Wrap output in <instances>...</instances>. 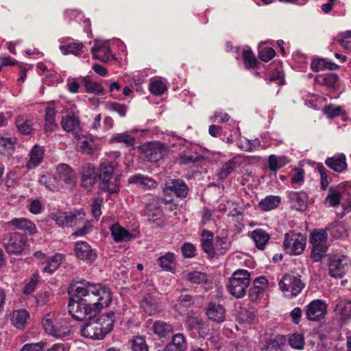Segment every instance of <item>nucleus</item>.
I'll return each mask as SVG.
<instances>
[{"label": "nucleus", "mask_w": 351, "mask_h": 351, "mask_svg": "<svg viewBox=\"0 0 351 351\" xmlns=\"http://www.w3.org/2000/svg\"><path fill=\"white\" fill-rule=\"evenodd\" d=\"M72 291L68 304L69 313L78 321L89 317L81 329L82 336L95 340L103 339L113 329L114 313L95 315L111 303L110 289L101 284L82 281L76 283Z\"/></svg>", "instance_id": "f257e3e1"}, {"label": "nucleus", "mask_w": 351, "mask_h": 351, "mask_svg": "<svg viewBox=\"0 0 351 351\" xmlns=\"http://www.w3.org/2000/svg\"><path fill=\"white\" fill-rule=\"evenodd\" d=\"M250 273L245 269H237L233 272L227 285L229 293L236 298H242L250 284Z\"/></svg>", "instance_id": "f03ea898"}, {"label": "nucleus", "mask_w": 351, "mask_h": 351, "mask_svg": "<svg viewBox=\"0 0 351 351\" xmlns=\"http://www.w3.org/2000/svg\"><path fill=\"white\" fill-rule=\"evenodd\" d=\"M46 332L56 337L63 338L71 333V326L64 319H53V315L48 314L42 322Z\"/></svg>", "instance_id": "7ed1b4c3"}, {"label": "nucleus", "mask_w": 351, "mask_h": 351, "mask_svg": "<svg viewBox=\"0 0 351 351\" xmlns=\"http://www.w3.org/2000/svg\"><path fill=\"white\" fill-rule=\"evenodd\" d=\"M306 243V237L300 233L289 232L285 234L283 247L285 252L290 255L302 254Z\"/></svg>", "instance_id": "20e7f679"}, {"label": "nucleus", "mask_w": 351, "mask_h": 351, "mask_svg": "<svg viewBox=\"0 0 351 351\" xmlns=\"http://www.w3.org/2000/svg\"><path fill=\"white\" fill-rule=\"evenodd\" d=\"M305 284L300 276L286 274L279 282L280 289L287 296L293 298L297 296L304 288Z\"/></svg>", "instance_id": "39448f33"}, {"label": "nucleus", "mask_w": 351, "mask_h": 351, "mask_svg": "<svg viewBox=\"0 0 351 351\" xmlns=\"http://www.w3.org/2000/svg\"><path fill=\"white\" fill-rule=\"evenodd\" d=\"M351 261L344 255H333L329 258V274L334 278H342L348 269Z\"/></svg>", "instance_id": "423d86ee"}, {"label": "nucleus", "mask_w": 351, "mask_h": 351, "mask_svg": "<svg viewBox=\"0 0 351 351\" xmlns=\"http://www.w3.org/2000/svg\"><path fill=\"white\" fill-rule=\"evenodd\" d=\"M27 240L25 234L13 232L8 234L5 242L6 252L9 254H20L25 250Z\"/></svg>", "instance_id": "0eeeda50"}, {"label": "nucleus", "mask_w": 351, "mask_h": 351, "mask_svg": "<svg viewBox=\"0 0 351 351\" xmlns=\"http://www.w3.org/2000/svg\"><path fill=\"white\" fill-rule=\"evenodd\" d=\"M57 185L59 186H71L75 184L76 173L73 169L66 164H60L56 167L54 173Z\"/></svg>", "instance_id": "6e6552de"}, {"label": "nucleus", "mask_w": 351, "mask_h": 351, "mask_svg": "<svg viewBox=\"0 0 351 351\" xmlns=\"http://www.w3.org/2000/svg\"><path fill=\"white\" fill-rule=\"evenodd\" d=\"M84 212L80 210L74 212H64L54 214L53 219L59 226H75L84 221Z\"/></svg>", "instance_id": "1a4fd4ad"}, {"label": "nucleus", "mask_w": 351, "mask_h": 351, "mask_svg": "<svg viewBox=\"0 0 351 351\" xmlns=\"http://www.w3.org/2000/svg\"><path fill=\"white\" fill-rule=\"evenodd\" d=\"M327 304L322 300H314L306 306L305 315L308 320L319 322L327 313Z\"/></svg>", "instance_id": "9d476101"}, {"label": "nucleus", "mask_w": 351, "mask_h": 351, "mask_svg": "<svg viewBox=\"0 0 351 351\" xmlns=\"http://www.w3.org/2000/svg\"><path fill=\"white\" fill-rule=\"evenodd\" d=\"M141 153L144 155L145 158L150 162H157L164 155L165 148L161 143L149 142L144 143L140 147Z\"/></svg>", "instance_id": "9b49d317"}, {"label": "nucleus", "mask_w": 351, "mask_h": 351, "mask_svg": "<svg viewBox=\"0 0 351 351\" xmlns=\"http://www.w3.org/2000/svg\"><path fill=\"white\" fill-rule=\"evenodd\" d=\"M74 252L78 259L88 263H93L97 257V254L95 250L86 241L75 242L74 245Z\"/></svg>", "instance_id": "f8f14e48"}, {"label": "nucleus", "mask_w": 351, "mask_h": 351, "mask_svg": "<svg viewBox=\"0 0 351 351\" xmlns=\"http://www.w3.org/2000/svg\"><path fill=\"white\" fill-rule=\"evenodd\" d=\"M163 191L173 193L177 197L183 199L186 197L189 189L183 180L169 179L165 182Z\"/></svg>", "instance_id": "ddd939ff"}, {"label": "nucleus", "mask_w": 351, "mask_h": 351, "mask_svg": "<svg viewBox=\"0 0 351 351\" xmlns=\"http://www.w3.org/2000/svg\"><path fill=\"white\" fill-rule=\"evenodd\" d=\"M268 284L269 282L265 276H261L256 278L248 292V298L250 302H257L260 295L267 289Z\"/></svg>", "instance_id": "4468645a"}, {"label": "nucleus", "mask_w": 351, "mask_h": 351, "mask_svg": "<svg viewBox=\"0 0 351 351\" xmlns=\"http://www.w3.org/2000/svg\"><path fill=\"white\" fill-rule=\"evenodd\" d=\"M291 207L298 211H304L307 208L308 196L304 191H290L287 194Z\"/></svg>", "instance_id": "2eb2a0df"}, {"label": "nucleus", "mask_w": 351, "mask_h": 351, "mask_svg": "<svg viewBox=\"0 0 351 351\" xmlns=\"http://www.w3.org/2000/svg\"><path fill=\"white\" fill-rule=\"evenodd\" d=\"M96 182L95 168L93 164L84 165L82 169V186L90 190Z\"/></svg>", "instance_id": "dca6fc26"}, {"label": "nucleus", "mask_w": 351, "mask_h": 351, "mask_svg": "<svg viewBox=\"0 0 351 351\" xmlns=\"http://www.w3.org/2000/svg\"><path fill=\"white\" fill-rule=\"evenodd\" d=\"M208 319L217 323H221L226 319V310L223 305L210 302L206 311Z\"/></svg>", "instance_id": "f3484780"}, {"label": "nucleus", "mask_w": 351, "mask_h": 351, "mask_svg": "<svg viewBox=\"0 0 351 351\" xmlns=\"http://www.w3.org/2000/svg\"><path fill=\"white\" fill-rule=\"evenodd\" d=\"M45 112L44 131L47 135H49L53 132L56 131L58 127L56 121L57 111L54 108L47 106Z\"/></svg>", "instance_id": "a211bd4d"}, {"label": "nucleus", "mask_w": 351, "mask_h": 351, "mask_svg": "<svg viewBox=\"0 0 351 351\" xmlns=\"http://www.w3.org/2000/svg\"><path fill=\"white\" fill-rule=\"evenodd\" d=\"M61 126L64 131L73 134H77L81 130L80 120L75 115L62 117Z\"/></svg>", "instance_id": "6ab92c4d"}, {"label": "nucleus", "mask_w": 351, "mask_h": 351, "mask_svg": "<svg viewBox=\"0 0 351 351\" xmlns=\"http://www.w3.org/2000/svg\"><path fill=\"white\" fill-rule=\"evenodd\" d=\"M310 241L313 247H316V250L328 249V235L324 230L313 232L311 234Z\"/></svg>", "instance_id": "aec40b11"}, {"label": "nucleus", "mask_w": 351, "mask_h": 351, "mask_svg": "<svg viewBox=\"0 0 351 351\" xmlns=\"http://www.w3.org/2000/svg\"><path fill=\"white\" fill-rule=\"evenodd\" d=\"M325 164L337 173L343 172L347 168L346 158L344 154L335 155L325 160Z\"/></svg>", "instance_id": "412c9836"}, {"label": "nucleus", "mask_w": 351, "mask_h": 351, "mask_svg": "<svg viewBox=\"0 0 351 351\" xmlns=\"http://www.w3.org/2000/svg\"><path fill=\"white\" fill-rule=\"evenodd\" d=\"M29 314L25 309L14 311L10 315L11 324L18 329H23L27 324Z\"/></svg>", "instance_id": "4be33fe9"}, {"label": "nucleus", "mask_w": 351, "mask_h": 351, "mask_svg": "<svg viewBox=\"0 0 351 351\" xmlns=\"http://www.w3.org/2000/svg\"><path fill=\"white\" fill-rule=\"evenodd\" d=\"M240 163L237 157H233L229 160L222 164L220 169L217 173L219 180H225L230 173L234 172L236 169L239 167Z\"/></svg>", "instance_id": "5701e85b"}, {"label": "nucleus", "mask_w": 351, "mask_h": 351, "mask_svg": "<svg viewBox=\"0 0 351 351\" xmlns=\"http://www.w3.org/2000/svg\"><path fill=\"white\" fill-rule=\"evenodd\" d=\"M130 184H135L144 189H152L157 186V182L152 178L142 174H136L129 178Z\"/></svg>", "instance_id": "b1692460"}, {"label": "nucleus", "mask_w": 351, "mask_h": 351, "mask_svg": "<svg viewBox=\"0 0 351 351\" xmlns=\"http://www.w3.org/2000/svg\"><path fill=\"white\" fill-rule=\"evenodd\" d=\"M111 235L117 243L129 241L133 238V235L119 224L115 223L110 227Z\"/></svg>", "instance_id": "393cba45"}, {"label": "nucleus", "mask_w": 351, "mask_h": 351, "mask_svg": "<svg viewBox=\"0 0 351 351\" xmlns=\"http://www.w3.org/2000/svg\"><path fill=\"white\" fill-rule=\"evenodd\" d=\"M141 308L148 315H154L161 311L158 303L150 295L145 296L141 302Z\"/></svg>", "instance_id": "a878e982"}, {"label": "nucleus", "mask_w": 351, "mask_h": 351, "mask_svg": "<svg viewBox=\"0 0 351 351\" xmlns=\"http://www.w3.org/2000/svg\"><path fill=\"white\" fill-rule=\"evenodd\" d=\"M335 311L341 315V319L351 318V300L345 298H338L336 300Z\"/></svg>", "instance_id": "bb28decb"}, {"label": "nucleus", "mask_w": 351, "mask_h": 351, "mask_svg": "<svg viewBox=\"0 0 351 351\" xmlns=\"http://www.w3.org/2000/svg\"><path fill=\"white\" fill-rule=\"evenodd\" d=\"M44 152L45 150L43 147L34 145L30 151L29 160L26 167L29 169L37 167L43 159Z\"/></svg>", "instance_id": "cd10ccee"}, {"label": "nucleus", "mask_w": 351, "mask_h": 351, "mask_svg": "<svg viewBox=\"0 0 351 351\" xmlns=\"http://www.w3.org/2000/svg\"><path fill=\"white\" fill-rule=\"evenodd\" d=\"M10 224L14 226L18 229L28 232L29 234H34L37 232L35 224L26 218H14L10 222Z\"/></svg>", "instance_id": "c85d7f7f"}, {"label": "nucleus", "mask_w": 351, "mask_h": 351, "mask_svg": "<svg viewBox=\"0 0 351 351\" xmlns=\"http://www.w3.org/2000/svg\"><path fill=\"white\" fill-rule=\"evenodd\" d=\"M252 238L258 250H264L270 239L269 234L264 230L255 229L252 232Z\"/></svg>", "instance_id": "c756f323"}, {"label": "nucleus", "mask_w": 351, "mask_h": 351, "mask_svg": "<svg viewBox=\"0 0 351 351\" xmlns=\"http://www.w3.org/2000/svg\"><path fill=\"white\" fill-rule=\"evenodd\" d=\"M186 348V341L183 334L177 333L172 337L171 343L166 348V351H184Z\"/></svg>", "instance_id": "7c9ffc66"}, {"label": "nucleus", "mask_w": 351, "mask_h": 351, "mask_svg": "<svg viewBox=\"0 0 351 351\" xmlns=\"http://www.w3.org/2000/svg\"><path fill=\"white\" fill-rule=\"evenodd\" d=\"M91 51L93 58L102 62H108L113 58L110 49L106 46L95 45Z\"/></svg>", "instance_id": "2f4dec72"}, {"label": "nucleus", "mask_w": 351, "mask_h": 351, "mask_svg": "<svg viewBox=\"0 0 351 351\" xmlns=\"http://www.w3.org/2000/svg\"><path fill=\"white\" fill-rule=\"evenodd\" d=\"M202 247L204 252H206L210 258H213L215 252L213 243V234L208 230H203L202 233Z\"/></svg>", "instance_id": "473e14b6"}, {"label": "nucleus", "mask_w": 351, "mask_h": 351, "mask_svg": "<svg viewBox=\"0 0 351 351\" xmlns=\"http://www.w3.org/2000/svg\"><path fill=\"white\" fill-rule=\"evenodd\" d=\"M152 328L154 332L160 338H165L173 332V326L170 324L161 320L156 321L152 326Z\"/></svg>", "instance_id": "72a5a7b5"}, {"label": "nucleus", "mask_w": 351, "mask_h": 351, "mask_svg": "<svg viewBox=\"0 0 351 351\" xmlns=\"http://www.w3.org/2000/svg\"><path fill=\"white\" fill-rule=\"evenodd\" d=\"M281 202V198L277 195H267L258 203V207L261 210L269 211L276 208Z\"/></svg>", "instance_id": "f704fd0d"}, {"label": "nucleus", "mask_w": 351, "mask_h": 351, "mask_svg": "<svg viewBox=\"0 0 351 351\" xmlns=\"http://www.w3.org/2000/svg\"><path fill=\"white\" fill-rule=\"evenodd\" d=\"M175 254L172 252H167L165 255L160 256L157 262L162 270L172 271L175 268Z\"/></svg>", "instance_id": "c9c22d12"}, {"label": "nucleus", "mask_w": 351, "mask_h": 351, "mask_svg": "<svg viewBox=\"0 0 351 351\" xmlns=\"http://www.w3.org/2000/svg\"><path fill=\"white\" fill-rule=\"evenodd\" d=\"M110 143H123L127 147H134L136 138L128 132L115 134L110 139Z\"/></svg>", "instance_id": "e433bc0d"}, {"label": "nucleus", "mask_w": 351, "mask_h": 351, "mask_svg": "<svg viewBox=\"0 0 351 351\" xmlns=\"http://www.w3.org/2000/svg\"><path fill=\"white\" fill-rule=\"evenodd\" d=\"M341 194L337 188L330 187L324 204L327 207H336L340 204Z\"/></svg>", "instance_id": "4c0bfd02"}, {"label": "nucleus", "mask_w": 351, "mask_h": 351, "mask_svg": "<svg viewBox=\"0 0 351 351\" xmlns=\"http://www.w3.org/2000/svg\"><path fill=\"white\" fill-rule=\"evenodd\" d=\"M338 79L339 78L337 74L330 73L317 75L315 77V81L317 83L326 86L328 88L335 89Z\"/></svg>", "instance_id": "58836bf2"}, {"label": "nucleus", "mask_w": 351, "mask_h": 351, "mask_svg": "<svg viewBox=\"0 0 351 351\" xmlns=\"http://www.w3.org/2000/svg\"><path fill=\"white\" fill-rule=\"evenodd\" d=\"M59 49L63 55L66 56L72 54L77 56L82 53L83 45L81 43L73 42L69 44L60 45Z\"/></svg>", "instance_id": "ea45409f"}, {"label": "nucleus", "mask_w": 351, "mask_h": 351, "mask_svg": "<svg viewBox=\"0 0 351 351\" xmlns=\"http://www.w3.org/2000/svg\"><path fill=\"white\" fill-rule=\"evenodd\" d=\"M15 124L19 131L25 135L32 132V122L26 115H19L16 118Z\"/></svg>", "instance_id": "a19ab883"}, {"label": "nucleus", "mask_w": 351, "mask_h": 351, "mask_svg": "<svg viewBox=\"0 0 351 351\" xmlns=\"http://www.w3.org/2000/svg\"><path fill=\"white\" fill-rule=\"evenodd\" d=\"M311 66V69L315 72H317L323 69L335 70L338 67L336 64L324 58L315 59L312 62Z\"/></svg>", "instance_id": "79ce46f5"}, {"label": "nucleus", "mask_w": 351, "mask_h": 351, "mask_svg": "<svg viewBox=\"0 0 351 351\" xmlns=\"http://www.w3.org/2000/svg\"><path fill=\"white\" fill-rule=\"evenodd\" d=\"M114 173V167L109 162H103L99 165L98 177L101 182L110 181Z\"/></svg>", "instance_id": "37998d69"}, {"label": "nucleus", "mask_w": 351, "mask_h": 351, "mask_svg": "<svg viewBox=\"0 0 351 351\" xmlns=\"http://www.w3.org/2000/svg\"><path fill=\"white\" fill-rule=\"evenodd\" d=\"M84 82L86 93H94L97 95L104 94V88L100 83L90 79H84Z\"/></svg>", "instance_id": "c03bdc74"}, {"label": "nucleus", "mask_w": 351, "mask_h": 351, "mask_svg": "<svg viewBox=\"0 0 351 351\" xmlns=\"http://www.w3.org/2000/svg\"><path fill=\"white\" fill-rule=\"evenodd\" d=\"M62 258V254H56L49 259L47 265L43 269V271L49 274L53 273L61 264Z\"/></svg>", "instance_id": "a18cd8bd"}, {"label": "nucleus", "mask_w": 351, "mask_h": 351, "mask_svg": "<svg viewBox=\"0 0 351 351\" xmlns=\"http://www.w3.org/2000/svg\"><path fill=\"white\" fill-rule=\"evenodd\" d=\"M328 230L330 232L331 236L337 239L345 237L347 236V229L344 224L339 223L335 225H331Z\"/></svg>", "instance_id": "49530a36"}, {"label": "nucleus", "mask_w": 351, "mask_h": 351, "mask_svg": "<svg viewBox=\"0 0 351 351\" xmlns=\"http://www.w3.org/2000/svg\"><path fill=\"white\" fill-rule=\"evenodd\" d=\"M130 343L132 351H149L145 339L141 336L134 337Z\"/></svg>", "instance_id": "de8ad7c7"}, {"label": "nucleus", "mask_w": 351, "mask_h": 351, "mask_svg": "<svg viewBox=\"0 0 351 351\" xmlns=\"http://www.w3.org/2000/svg\"><path fill=\"white\" fill-rule=\"evenodd\" d=\"M186 279L192 283L202 284L206 283L208 280L206 273L194 271L187 274Z\"/></svg>", "instance_id": "09e8293b"}, {"label": "nucleus", "mask_w": 351, "mask_h": 351, "mask_svg": "<svg viewBox=\"0 0 351 351\" xmlns=\"http://www.w3.org/2000/svg\"><path fill=\"white\" fill-rule=\"evenodd\" d=\"M230 243L226 237H217L215 239V252L220 255H224L228 250Z\"/></svg>", "instance_id": "8fccbe9b"}, {"label": "nucleus", "mask_w": 351, "mask_h": 351, "mask_svg": "<svg viewBox=\"0 0 351 351\" xmlns=\"http://www.w3.org/2000/svg\"><path fill=\"white\" fill-rule=\"evenodd\" d=\"M255 318V315L252 311L242 308L239 311L237 315V319L240 323L251 324Z\"/></svg>", "instance_id": "3c124183"}, {"label": "nucleus", "mask_w": 351, "mask_h": 351, "mask_svg": "<svg viewBox=\"0 0 351 351\" xmlns=\"http://www.w3.org/2000/svg\"><path fill=\"white\" fill-rule=\"evenodd\" d=\"M289 343L294 349H303L304 345V335L300 333L293 334L289 339Z\"/></svg>", "instance_id": "603ef678"}, {"label": "nucleus", "mask_w": 351, "mask_h": 351, "mask_svg": "<svg viewBox=\"0 0 351 351\" xmlns=\"http://www.w3.org/2000/svg\"><path fill=\"white\" fill-rule=\"evenodd\" d=\"M243 62L245 68L253 69L256 66L257 60L251 51L245 50L243 52Z\"/></svg>", "instance_id": "864d4df0"}, {"label": "nucleus", "mask_w": 351, "mask_h": 351, "mask_svg": "<svg viewBox=\"0 0 351 351\" xmlns=\"http://www.w3.org/2000/svg\"><path fill=\"white\" fill-rule=\"evenodd\" d=\"M14 148V143L10 138H0V154L10 155Z\"/></svg>", "instance_id": "5fc2aeb1"}, {"label": "nucleus", "mask_w": 351, "mask_h": 351, "mask_svg": "<svg viewBox=\"0 0 351 351\" xmlns=\"http://www.w3.org/2000/svg\"><path fill=\"white\" fill-rule=\"evenodd\" d=\"M149 90L155 95H162L167 89L166 84L160 80H155L149 84Z\"/></svg>", "instance_id": "6e6d98bb"}, {"label": "nucleus", "mask_w": 351, "mask_h": 351, "mask_svg": "<svg viewBox=\"0 0 351 351\" xmlns=\"http://www.w3.org/2000/svg\"><path fill=\"white\" fill-rule=\"evenodd\" d=\"M39 182L51 191H53L56 187L59 186L57 185L54 174L52 176L50 175H43L39 179Z\"/></svg>", "instance_id": "4d7b16f0"}, {"label": "nucleus", "mask_w": 351, "mask_h": 351, "mask_svg": "<svg viewBox=\"0 0 351 351\" xmlns=\"http://www.w3.org/2000/svg\"><path fill=\"white\" fill-rule=\"evenodd\" d=\"M106 108L110 111L117 112L119 116L124 117L126 115L128 108L125 105L118 102H112L106 104Z\"/></svg>", "instance_id": "13d9d810"}, {"label": "nucleus", "mask_w": 351, "mask_h": 351, "mask_svg": "<svg viewBox=\"0 0 351 351\" xmlns=\"http://www.w3.org/2000/svg\"><path fill=\"white\" fill-rule=\"evenodd\" d=\"M100 189L102 191H108L110 194L117 193L119 191V186L116 180L114 182H110V180L101 182Z\"/></svg>", "instance_id": "bf43d9fd"}, {"label": "nucleus", "mask_w": 351, "mask_h": 351, "mask_svg": "<svg viewBox=\"0 0 351 351\" xmlns=\"http://www.w3.org/2000/svg\"><path fill=\"white\" fill-rule=\"evenodd\" d=\"M343 110L340 106H336L334 105H327L324 108V112L330 119H332L335 117L339 116Z\"/></svg>", "instance_id": "052dcab7"}, {"label": "nucleus", "mask_w": 351, "mask_h": 351, "mask_svg": "<svg viewBox=\"0 0 351 351\" xmlns=\"http://www.w3.org/2000/svg\"><path fill=\"white\" fill-rule=\"evenodd\" d=\"M317 170L320 175L321 189L324 191H326L329 184L328 176L326 173V169L323 165H319L317 167Z\"/></svg>", "instance_id": "680f3d73"}, {"label": "nucleus", "mask_w": 351, "mask_h": 351, "mask_svg": "<svg viewBox=\"0 0 351 351\" xmlns=\"http://www.w3.org/2000/svg\"><path fill=\"white\" fill-rule=\"evenodd\" d=\"M285 343V338L283 336H277L274 339H270L267 342V348L268 349L276 350L280 348Z\"/></svg>", "instance_id": "e2e57ef3"}, {"label": "nucleus", "mask_w": 351, "mask_h": 351, "mask_svg": "<svg viewBox=\"0 0 351 351\" xmlns=\"http://www.w3.org/2000/svg\"><path fill=\"white\" fill-rule=\"evenodd\" d=\"M83 226L80 228L77 229L74 232L72 233V235L74 237H83L87 234H88L92 228L93 225L90 221L84 219Z\"/></svg>", "instance_id": "0e129e2a"}, {"label": "nucleus", "mask_w": 351, "mask_h": 351, "mask_svg": "<svg viewBox=\"0 0 351 351\" xmlns=\"http://www.w3.org/2000/svg\"><path fill=\"white\" fill-rule=\"evenodd\" d=\"M203 159L202 156L189 155L186 152H182L180 155V160L182 164L195 163Z\"/></svg>", "instance_id": "69168bd1"}, {"label": "nucleus", "mask_w": 351, "mask_h": 351, "mask_svg": "<svg viewBox=\"0 0 351 351\" xmlns=\"http://www.w3.org/2000/svg\"><path fill=\"white\" fill-rule=\"evenodd\" d=\"M38 279V274L36 273L34 274L28 283L25 286L23 293L25 294H30L32 293L35 290Z\"/></svg>", "instance_id": "338daca9"}, {"label": "nucleus", "mask_w": 351, "mask_h": 351, "mask_svg": "<svg viewBox=\"0 0 351 351\" xmlns=\"http://www.w3.org/2000/svg\"><path fill=\"white\" fill-rule=\"evenodd\" d=\"M276 55V51L271 47H265L262 49L259 53V58L265 62H267L271 60Z\"/></svg>", "instance_id": "774afa93"}]
</instances>
